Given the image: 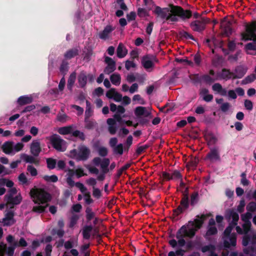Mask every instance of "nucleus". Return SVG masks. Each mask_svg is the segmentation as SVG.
Wrapping results in <instances>:
<instances>
[{
    "label": "nucleus",
    "mask_w": 256,
    "mask_h": 256,
    "mask_svg": "<svg viewBox=\"0 0 256 256\" xmlns=\"http://www.w3.org/2000/svg\"><path fill=\"white\" fill-rule=\"evenodd\" d=\"M6 240L8 246L3 242H0V254H7L8 256H14V250L16 248H25L28 244L25 239L21 237L19 240H16L14 236L11 234L6 237Z\"/></svg>",
    "instance_id": "f03ea898"
},
{
    "label": "nucleus",
    "mask_w": 256,
    "mask_h": 256,
    "mask_svg": "<svg viewBox=\"0 0 256 256\" xmlns=\"http://www.w3.org/2000/svg\"><path fill=\"white\" fill-rule=\"evenodd\" d=\"M94 226L90 225L85 226L82 229V234L84 238L88 240L90 238V232L94 229Z\"/></svg>",
    "instance_id": "cd10ccee"
},
{
    "label": "nucleus",
    "mask_w": 256,
    "mask_h": 256,
    "mask_svg": "<svg viewBox=\"0 0 256 256\" xmlns=\"http://www.w3.org/2000/svg\"><path fill=\"white\" fill-rule=\"evenodd\" d=\"M190 78L194 84L200 83L202 80V76H200L198 74L190 75Z\"/></svg>",
    "instance_id": "8fccbe9b"
},
{
    "label": "nucleus",
    "mask_w": 256,
    "mask_h": 256,
    "mask_svg": "<svg viewBox=\"0 0 256 256\" xmlns=\"http://www.w3.org/2000/svg\"><path fill=\"white\" fill-rule=\"evenodd\" d=\"M106 123L108 124V131L112 135L116 134L118 128L116 120L112 118H108L106 120Z\"/></svg>",
    "instance_id": "a211bd4d"
},
{
    "label": "nucleus",
    "mask_w": 256,
    "mask_h": 256,
    "mask_svg": "<svg viewBox=\"0 0 256 256\" xmlns=\"http://www.w3.org/2000/svg\"><path fill=\"white\" fill-rule=\"evenodd\" d=\"M190 206L188 188H186L182 192V198L180 201V204L177 208L173 210V215L178 216L188 209Z\"/></svg>",
    "instance_id": "0eeeda50"
},
{
    "label": "nucleus",
    "mask_w": 256,
    "mask_h": 256,
    "mask_svg": "<svg viewBox=\"0 0 256 256\" xmlns=\"http://www.w3.org/2000/svg\"><path fill=\"white\" fill-rule=\"evenodd\" d=\"M27 170L30 173L32 176H37L38 171L32 165H28L27 167Z\"/></svg>",
    "instance_id": "e2e57ef3"
},
{
    "label": "nucleus",
    "mask_w": 256,
    "mask_h": 256,
    "mask_svg": "<svg viewBox=\"0 0 256 256\" xmlns=\"http://www.w3.org/2000/svg\"><path fill=\"white\" fill-rule=\"evenodd\" d=\"M202 80L207 84H211L215 81V79L212 78L208 74L202 76Z\"/></svg>",
    "instance_id": "0e129e2a"
},
{
    "label": "nucleus",
    "mask_w": 256,
    "mask_h": 256,
    "mask_svg": "<svg viewBox=\"0 0 256 256\" xmlns=\"http://www.w3.org/2000/svg\"><path fill=\"white\" fill-rule=\"evenodd\" d=\"M179 36L182 39H186V40H191L194 41H196V38L188 32L182 30L180 32Z\"/></svg>",
    "instance_id": "a18cd8bd"
},
{
    "label": "nucleus",
    "mask_w": 256,
    "mask_h": 256,
    "mask_svg": "<svg viewBox=\"0 0 256 256\" xmlns=\"http://www.w3.org/2000/svg\"><path fill=\"white\" fill-rule=\"evenodd\" d=\"M230 107V104L228 102H226L222 103L220 105V109L222 112H226L228 111V110H229Z\"/></svg>",
    "instance_id": "774afa93"
},
{
    "label": "nucleus",
    "mask_w": 256,
    "mask_h": 256,
    "mask_svg": "<svg viewBox=\"0 0 256 256\" xmlns=\"http://www.w3.org/2000/svg\"><path fill=\"white\" fill-rule=\"evenodd\" d=\"M72 136L76 138H79L81 140L84 141L86 139L84 133L78 130H76L72 132Z\"/></svg>",
    "instance_id": "de8ad7c7"
},
{
    "label": "nucleus",
    "mask_w": 256,
    "mask_h": 256,
    "mask_svg": "<svg viewBox=\"0 0 256 256\" xmlns=\"http://www.w3.org/2000/svg\"><path fill=\"white\" fill-rule=\"evenodd\" d=\"M247 70L242 66L236 67L234 70L233 79L241 78L246 74Z\"/></svg>",
    "instance_id": "f3484780"
},
{
    "label": "nucleus",
    "mask_w": 256,
    "mask_h": 256,
    "mask_svg": "<svg viewBox=\"0 0 256 256\" xmlns=\"http://www.w3.org/2000/svg\"><path fill=\"white\" fill-rule=\"evenodd\" d=\"M216 246L214 244H210L204 246L201 248V251L202 252H209L210 254L208 256H218L215 252Z\"/></svg>",
    "instance_id": "5701e85b"
},
{
    "label": "nucleus",
    "mask_w": 256,
    "mask_h": 256,
    "mask_svg": "<svg viewBox=\"0 0 256 256\" xmlns=\"http://www.w3.org/2000/svg\"><path fill=\"white\" fill-rule=\"evenodd\" d=\"M234 226L230 224L224 232V237L231 236V232Z\"/></svg>",
    "instance_id": "052dcab7"
},
{
    "label": "nucleus",
    "mask_w": 256,
    "mask_h": 256,
    "mask_svg": "<svg viewBox=\"0 0 256 256\" xmlns=\"http://www.w3.org/2000/svg\"><path fill=\"white\" fill-rule=\"evenodd\" d=\"M114 30V28L110 25H107L102 31L98 34V36L100 39L106 40L108 38L110 33Z\"/></svg>",
    "instance_id": "6ab92c4d"
},
{
    "label": "nucleus",
    "mask_w": 256,
    "mask_h": 256,
    "mask_svg": "<svg viewBox=\"0 0 256 256\" xmlns=\"http://www.w3.org/2000/svg\"><path fill=\"white\" fill-rule=\"evenodd\" d=\"M124 147L122 144H119L112 148L113 153L114 154L122 155L124 152Z\"/></svg>",
    "instance_id": "49530a36"
},
{
    "label": "nucleus",
    "mask_w": 256,
    "mask_h": 256,
    "mask_svg": "<svg viewBox=\"0 0 256 256\" xmlns=\"http://www.w3.org/2000/svg\"><path fill=\"white\" fill-rule=\"evenodd\" d=\"M11 199H6L8 204H12V206L10 207V209L14 208V205H17L20 204L22 200V197L20 194L18 195L15 197L12 196Z\"/></svg>",
    "instance_id": "aec40b11"
},
{
    "label": "nucleus",
    "mask_w": 256,
    "mask_h": 256,
    "mask_svg": "<svg viewBox=\"0 0 256 256\" xmlns=\"http://www.w3.org/2000/svg\"><path fill=\"white\" fill-rule=\"evenodd\" d=\"M46 162L48 170H53L56 168V159L52 158H47L46 159Z\"/></svg>",
    "instance_id": "a19ab883"
},
{
    "label": "nucleus",
    "mask_w": 256,
    "mask_h": 256,
    "mask_svg": "<svg viewBox=\"0 0 256 256\" xmlns=\"http://www.w3.org/2000/svg\"><path fill=\"white\" fill-rule=\"evenodd\" d=\"M17 193V190L16 188H10L8 191V194H6L4 196V200L6 199H11V197Z\"/></svg>",
    "instance_id": "5fc2aeb1"
},
{
    "label": "nucleus",
    "mask_w": 256,
    "mask_h": 256,
    "mask_svg": "<svg viewBox=\"0 0 256 256\" xmlns=\"http://www.w3.org/2000/svg\"><path fill=\"white\" fill-rule=\"evenodd\" d=\"M209 22V20L202 18L200 20H195L190 24V27L194 32H202L206 28V24Z\"/></svg>",
    "instance_id": "f8f14e48"
},
{
    "label": "nucleus",
    "mask_w": 256,
    "mask_h": 256,
    "mask_svg": "<svg viewBox=\"0 0 256 256\" xmlns=\"http://www.w3.org/2000/svg\"><path fill=\"white\" fill-rule=\"evenodd\" d=\"M134 114L138 117L144 116H148L150 114V112H148L145 107L138 106L135 108Z\"/></svg>",
    "instance_id": "b1692460"
},
{
    "label": "nucleus",
    "mask_w": 256,
    "mask_h": 256,
    "mask_svg": "<svg viewBox=\"0 0 256 256\" xmlns=\"http://www.w3.org/2000/svg\"><path fill=\"white\" fill-rule=\"evenodd\" d=\"M14 212L10 210L5 214V217L4 218L1 222H3L4 226H10L14 224L16 220L14 218Z\"/></svg>",
    "instance_id": "2eb2a0df"
},
{
    "label": "nucleus",
    "mask_w": 256,
    "mask_h": 256,
    "mask_svg": "<svg viewBox=\"0 0 256 256\" xmlns=\"http://www.w3.org/2000/svg\"><path fill=\"white\" fill-rule=\"evenodd\" d=\"M154 62H158L156 56L150 55H146L142 57L141 60L142 64L148 72H152L154 66Z\"/></svg>",
    "instance_id": "9d476101"
},
{
    "label": "nucleus",
    "mask_w": 256,
    "mask_h": 256,
    "mask_svg": "<svg viewBox=\"0 0 256 256\" xmlns=\"http://www.w3.org/2000/svg\"><path fill=\"white\" fill-rule=\"evenodd\" d=\"M116 70V65L110 64H108V65L104 69V72L106 74H110L113 72H114Z\"/></svg>",
    "instance_id": "4d7b16f0"
},
{
    "label": "nucleus",
    "mask_w": 256,
    "mask_h": 256,
    "mask_svg": "<svg viewBox=\"0 0 256 256\" xmlns=\"http://www.w3.org/2000/svg\"><path fill=\"white\" fill-rule=\"evenodd\" d=\"M14 142L7 141L4 142L2 146V149L6 154H10L13 151Z\"/></svg>",
    "instance_id": "412c9836"
},
{
    "label": "nucleus",
    "mask_w": 256,
    "mask_h": 256,
    "mask_svg": "<svg viewBox=\"0 0 256 256\" xmlns=\"http://www.w3.org/2000/svg\"><path fill=\"white\" fill-rule=\"evenodd\" d=\"M76 77V74L75 72H72L70 76L67 84V88L70 90H72V87L75 82Z\"/></svg>",
    "instance_id": "7c9ffc66"
},
{
    "label": "nucleus",
    "mask_w": 256,
    "mask_h": 256,
    "mask_svg": "<svg viewBox=\"0 0 256 256\" xmlns=\"http://www.w3.org/2000/svg\"><path fill=\"white\" fill-rule=\"evenodd\" d=\"M176 249V251H171L168 252V256H184L185 251L180 247L174 248Z\"/></svg>",
    "instance_id": "58836bf2"
},
{
    "label": "nucleus",
    "mask_w": 256,
    "mask_h": 256,
    "mask_svg": "<svg viewBox=\"0 0 256 256\" xmlns=\"http://www.w3.org/2000/svg\"><path fill=\"white\" fill-rule=\"evenodd\" d=\"M224 246L226 248H230V246H234L236 244V235L235 233H232L231 236L224 237Z\"/></svg>",
    "instance_id": "4468645a"
},
{
    "label": "nucleus",
    "mask_w": 256,
    "mask_h": 256,
    "mask_svg": "<svg viewBox=\"0 0 256 256\" xmlns=\"http://www.w3.org/2000/svg\"><path fill=\"white\" fill-rule=\"evenodd\" d=\"M34 156L24 154L22 158L27 163L33 164L36 166L39 164V160L35 158Z\"/></svg>",
    "instance_id": "2f4dec72"
},
{
    "label": "nucleus",
    "mask_w": 256,
    "mask_h": 256,
    "mask_svg": "<svg viewBox=\"0 0 256 256\" xmlns=\"http://www.w3.org/2000/svg\"><path fill=\"white\" fill-rule=\"evenodd\" d=\"M242 36L244 41H252L245 45V49L247 50H256V21L246 26V32L242 33Z\"/></svg>",
    "instance_id": "7ed1b4c3"
},
{
    "label": "nucleus",
    "mask_w": 256,
    "mask_h": 256,
    "mask_svg": "<svg viewBox=\"0 0 256 256\" xmlns=\"http://www.w3.org/2000/svg\"><path fill=\"white\" fill-rule=\"evenodd\" d=\"M30 195L34 200L35 204H45L52 200L51 194L41 188H33L30 190Z\"/></svg>",
    "instance_id": "20e7f679"
},
{
    "label": "nucleus",
    "mask_w": 256,
    "mask_h": 256,
    "mask_svg": "<svg viewBox=\"0 0 256 256\" xmlns=\"http://www.w3.org/2000/svg\"><path fill=\"white\" fill-rule=\"evenodd\" d=\"M168 6L170 8V12L173 13V16L175 18L179 17L183 21L190 19L192 16V12L190 10H184L180 6H174L172 4Z\"/></svg>",
    "instance_id": "6e6552de"
},
{
    "label": "nucleus",
    "mask_w": 256,
    "mask_h": 256,
    "mask_svg": "<svg viewBox=\"0 0 256 256\" xmlns=\"http://www.w3.org/2000/svg\"><path fill=\"white\" fill-rule=\"evenodd\" d=\"M42 151L40 144L38 140H34L32 142L30 146V153L34 156H38Z\"/></svg>",
    "instance_id": "dca6fc26"
},
{
    "label": "nucleus",
    "mask_w": 256,
    "mask_h": 256,
    "mask_svg": "<svg viewBox=\"0 0 256 256\" xmlns=\"http://www.w3.org/2000/svg\"><path fill=\"white\" fill-rule=\"evenodd\" d=\"M194 237L192 236V234L190 235L186 231V225H184L176 232V238L177 240L172 238L168 241V244L172 248L180 247L186 252L191 250L194 248L192 242Z\"/></svg>",
    "instance_id": "f257e3e1"
},
{
    "label": "nucleus",
    "mask_w": 256,
    "mask_h": 256,
    "mask_svg": "<svg viewBox=\"0 0 256 256\" xmlns=\"http://www.w3.org/2000/svg\"><path fill=\"white\" fill-rule=\"evenodd\" d=\"M204 160H208L210 162L220 160V150L218 146L210 148V151L204 158Z\"/></svg>",
    "instance_id": "9b49d317"
},
{
    "label": "nucleus",
    "mask_w": 256,
    "mask_h": 256,
    "mask_svg": "<svg viewBox=\"0 0 256 256\" xmlns=\"http://www.w3.org/2000/svg\"><path fill=\"white\" fill-rule=\"evenodd\" d=\"M33 98L30 96H23L19 97L17 100V102L20 106H24L32 102Z\"/></svg>",
    "instance_id": "4be33fe9"
},
{
    "label": "nucleus",
    "mask_w": 256,
    "mask_h": 256,
    "mask_svg": "<svg viewBox=\"0 0 256 256\" xmlns=\"http://www.w3.org/2000/svg\"><path fill=\"white\" fill-rule=\"evenodd\" d=\"M246 210L249 212H254L256 210V203L251 202L246 206Z\"/></svg>",
    "instance_id": "bf43d9fd"
},
{
    "label": "nucleus",
    "mask_w": 256,
    "mask_h": 256,
    "mask_svg": "<svg viewBox=\"0 0 256 256\" xmlns=\"http://www.w3.org/2000/svg\"><path fill=\"white\" fill-rule=\"evenodd\" d=\"M78 82L80 88H84L86 84L87 76L84 72H80L78 76Z\"/></svg>",
    "instance_id": "c9c22d12"
},
{
    "label": "nucleus",
    "mask_w": 256,
    "mask_h": 256,
    "mask_svg": "<svg viewBox=\"0 0 256 256\" xmlns=\"http://www.w3.org/2000/svg\"><path fill=\"white\" fill-rule=\"evenodd\" d=\"M86 218L87 223H90V222L94 218L96 214L92 211V208L90 207H87L85 210Z\"/></svg>",
    "instance_id": "72a5a7b5"
},
{
    "label": "nucleus",
    "mask_w": 256,
    "mask_h": 256,
    "mask_svg": "<svg viewBox=\"0 0 256 256\" xmlns=\"http://www.w3.org/2000/svg\"><path fill=\"white\" fill-rule=\"evenodd\" d=\"M137 14L140 18L146 17L148 16V12L144 8H138Z\"/></svg>",
    "instance_id": "603ef678"
},
{
    "label": "nucleus",
    "mask_w": 256,
    "mask_h": 256,
    "mask_svg": "<svg viewBox=\"0 0 256 256\" xmlns=\"http://www.w3.org/2000/svg\"><path fill=\"white\" fill-rule=\"evenodd\" d=\"M44 180L47 182H56L58 181V178L56 175L48 176H43Z\"/></svg>",
    "instance_id": "09e8293b"
},
{
    "label": "nucleus",
    "mask_w": 256,
    "mask_h": 256,
    "mask_svg": "<svg viewBox=\"0 0 256 256\" xmlns=\"http://www.w3.org/2000/svg\"><path fill=\"white\" fill-rule=\"evenodd\" d=\"M228 215L230 218H232V222L230 224L234 226H236L239 220L238 214L234 210H230L228 213Z\"/></svg>",
    "instance_id": "c85d7f7f"
},
{
    "label": "nucleus",
    "mask_w": 256,
    "mask_h": 256,
    "mask_svg": "<svg viewBox=\"0 0 256 256\" xmlns=\"http://www.w3.org/2000/svg\"><path fill=\"white\" fill-rule=\"evenodd\" d=\"M68 63L66 62V60H62L60 68V72L62 73V74H63V76H64L66 74L68 70Z\"/></svg>",
    "instance_id": "c03bdc74"
},
{
    "label": "nucleus",
    "mask_w": 256,
    "mask_h": 256,
    "mask_svg": "<svg viewBox=\"0 0 256 256\" xmlns=\"http://www.w3.org/2000/svg\"><path fill=\"white\" fill-rule=\"evenodd\" d=\"M208 216H209L205 214H202L200 216L197 215L194 220H190L187 224H186V231L189 232L190 235L192 234V236H194L196 232L201 228L204 220Z\"/></svg>",
    "instance_id": "39448f33"
},
{
    "label": "nucleus",
    "mask_w": 256,
    "mask_h": 256,
    "mask_svg": "<svg viewBox=\"0 0 256 256\" xmlns=\"http://www.w3.org/2000/svg\"><path fill=\"white\" fill-rule=\"evenodd\" d=\"M256 80V74H252L246 76L242 81V84H246L253 82Z\"/></svg>",
    "instance_id": "37998d69"
},
{
    "label": "nucleus",
    "mask_w": 256,
    "mask_h": 256,
    "mask_svg": "<svg viewBox=\"0 0 256 256\" xmlns=\"http://www.w3.org/2000/svg\"><path fill=\"white\" fill-rule=\"evenodd\" d=\"M90 247L89 244H84L81 246L80 248V252L84 254V256H90V252L87 251L88 249Z\"/></svg>",
    "instance_id": "680f3d73"
},
{
    "label": "nucleus",
    "mask_w": 256,
    "mask_h": 256,
    "mask_svg": "<svg viewBox=\"0 0 256 256\" xmlns=\"http://www.w3.org/2000/svg\"><path fill=\"white\" fill-rule=\"evenodd\" d=\"M79 219V216L77 214H73L70 218V222L69 224V227L70 228H73L75 224H76L78 220Z\"/></svg>",
    "instance_id": "6e6d98bb"
},
{
    "label": "nucleus",
    "mask_w": 256,
    "mask_h": 256,
    "mask_svg": "<svg viewBox=\"0 0 256 256\" xmlns=\"http://www.w3.org/2000/svg\"><path fill=\"white\" fill-rule=\"evenodd\" d=\"M234 72L230 71V70L224 68L222 70V72L220 75L221 78L228 80L231 78L233 79Z\"/></svg>",
    "instance_id": "bb28decb"
},
{
    "label": "nucleus",
    "mask_w": 256,
    "mask_h": 256,
    "mask_svg": "<svg viewBox=\"0 0 256 256\" xmlns=\"http://www.w3.org/2000/svg\"><path fill=\"white\" fill-rule=\"evenodd\" d=\"M212 90L222 96H226L227 94L226 89L223 88L220 83L214 84L212 86Z\"/></svg>",
    "instance_id": "a878e982"
},
{
    "label": "nucleus",
    "mask_w": 256,
    "mask_h": 256,
    "mask_svg": "<svg viewBox=\"0 0 256 256\" xmlns=\"http://www.w3.org/2000/svg\"><path fill=\"white\" fill-rule=\"evenodd\" d=\"M49 140L54 148L58 151H62V144L64 142V140L60 136L54 134L50 137Z\"/></svg>",
    "instance_id": "ddd939ff"
},
{
    "label": "nucleus",
    "mask_w": 256,
    "mask_h": 256,
    "mask_svg": "<svg viewBox=\"0 0 256 256\" xmlns=\"http://www.w3.org/2000/svg\"><path fill=\"white\" fill-rule=\"evenodd\" d=\"M132 136H129L126 140V146L124 147V150L125 151L128 152L130 148L132 143Z\"/></svg>",
    "instance_id": "69168bd1"
},
{
    "label": "nucleus",
    "mask_w": 256,
    "mask_h": 256,
    "mask_svg": "<svg viewBox=\"0 0 256 256\" xmlns=\"http://www.w3.org/2000/svg\"><path fill=\"white\" fill-rule=\"evenodd\" d=\"M40 242L38 240H34L32 241V245L30 246L29 249L32 251L35 250L40 246Z\"/></svg>",
    "instance_id": "338daca9"
},
{
    "label": "nucleus",
    "mask_w": 256,
    "mask_h": 256,
    "mask_svg": "<svg viewBox=\"0 0 256 256\" xmlns=\"http://www.w3.org/2000/svg\"><path fill=\"white\" fill-rule=\"evenodd\" d=\"M110 80L113 84L118 86L120 83V76L119 74H112L110 76Z\"/></svg>",
    "instance_id": "79ce46f5"
},
{
    "label": "nucleus",
    "mask_w": 256,
    "mask_h": 256,
    "mask_svg": "<svg viewBox=\"0 0 256 256\" xmlns=\"http://www.w3.org/2000/svg\"><path fill=\"white\" fill-rule=\"evenodd\" d=\"M206 140L208 146L214 145L218 142L216 137L212 134H208L206 136Z\"/></svg>",
    "instance_id": "4c0bfd02"
},
{
    "label": "nucleus",
    "mask_w": 256,
    "mask_h": 256,
    "mask_svg": "<svg viewBox=\"0 0 256 256\" xmlns=\"http://www.w3.org/2000/svg\"><path fill=\"white\" fill-rule=\"evenodd\" d=\"M92 114V110L91 108L90 102L86 100V110L85 112V117H90Z\"/></svg>",
    "instance_id": "3c124183"
},
{
    "label": "nucleus",
    "mask_w": 256,
    "mask_h": 256,
    "mask_svg": "<svg viewBox=\"0 0 256 256\" xmlns=\"http://www.w3.org/2000/svg\"><path fill=\"white\" fill-rule=\"evenodd\" d=\"M170 9L168 8H162L159 6H156L154 12L162 20H170L172 22L178 21V18H175L173 13H170Z\"/></svg>",
    "instance_id": "1a4fd4ad"
},
{
    "label": "nucleus",
    "mask_w": 256,
    "mask_h": 256,
    "mask_svg": "<svg viewBox=\"0 0 256 256\" xmlns=\"http://www.w3.org/2000/svg\"><path fill=\"white\" fill-rule=\"evenodd\" d=\"M72 126H70L59 128L58 130V132L60 134L66 135L72 134Z\"/></svg>",
    "instance_id": "ea45409f"
},
{
    "label": "nucleus",
    "mask_w": 256,
    "mask_h": 256,
    "mask_svg": "<svg viewBox=\"0 0 256 256\" xmlns=\"http://www.w3.org/2000/svg\"><path fill=\"white\" fill-rule=\"evenodd\" d=\"M128 54V50L122 43H120L116 48V55L118 58H124Z\"/></svg>",
    "instance_id": "393cba45"
},
{
    "label": "nucleus",
    "mask_w": 256,
    "mask_h": 256,
    "mask_svg": "<svg viewBox=\"0 0 256 256\" xmlns=\"http://www.w3.org/2000/svg\"><path fill=\"white\" fill-rule=\"evenodd\" d=\"M48 206V204H46V206H34L32 208V211L38 214L43 213L45 212L46 208Z\"/></svg>",
    "instance_id": "864d4df0"
},
{
    "label": "nucleus",
    "mask_w": 256,
    "mask_h": 256,
    "mask_svg": "<svg viewBox=\"0 0 256 256\" xmlns=\"http://www.w3.org/2000/svg\"><path fill=\"white\" fill-rule=\"evenodd\" d=\"M218 229L216 226H208L207 231L204 236V238L207 240H210V236L216 234Z\"/></svg>",
    "instance_id": "473e14b6"
},
{
    "label": "nucleus",
    "mask_w": 256,
    "mask_h": 256,
    "mask_svg": "<svg viewBox=\"0 0 256 256\" xmlns=\"http://www.w3.org/2000/svg\"><path fill=\"white\" fill-rule=\"evenodd\" d=\"M78 54V50L76 48H74L68 50L64 54V58L66 59H71Z\"/></svg>",
    "instance_id": "f704fd0d"
},
{
    "label": "nucleus",
    "mask_w": 256,
    "mask_h": 256,
    "mask_svg": "<svg viewBox=\"0 0 256 256\" xmlns=\"http://www.w3.org/2000/svg\"><path fill=\"white\" fill-rule=\"evenodd\" d=\"M199 200V195L197 192H193L190 196V205L194 206L198 204Z\"/></svg>",
    "instance_id": "e433bc0d"
},
{
    "label": "nucleus",
    "mask_w": 256,
    "mask_h": 256,
    "mask_svg": "<svg viewBox=\"0 0 256 256\" xmlns=\"http://www.w3.org/2000/svg\"><path fill=\"white\" fill-rule=\"evenodd\" d=\"M90 117L84 118V127L88 130H92L96 127L97 123L94 120L90 119Z\"/></svg>",
    "instance_id": "c756f323"
},
{
    "label": "nucleus",
    "mask_w": 256,
    "mask_h": 256,
    "mask_svg": "<svg viewBox=\"0 0 256 256\" xmlns=\"http://www.w3.org/2000/svg\"><path fill=\"white\" fill-rule=\"evenodd\" d=\"M51 234L53 236L55 235V234H57L58 236V237L62 238L64 234V232L62 229H61V228L59 229V230H57L56 228H53L52 230Z\"/></svg>",
    "instance_id": "13d9d810"
},
{
    "label": "nucleus",
    "mask_w": 256,
    "mask_h": 256,
    "mask_svg": "<svg viewBox=\"0 0 256 256\" xmlns=\"http://www.w3.org/2000/svg\"><path fill=\"white\" fill-rule=\"evenodd\" d=\"M70 154L72 158L77 161H86L90 157V150L88 148L84 145H80L78 150L73 149L70 151Z\"/></svg>",
    "instance_id": "423d86ee"
}]
</instances>
